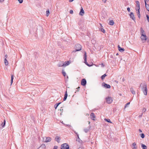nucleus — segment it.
Instances as JSON below:
<instances>
[{
	"label": "nucleus",
	"instance_id": "1",
	"mask_svg": "<svg viewBox=\"0 0 149 149\" xmlns=\"http://www.w3.org/2000/svg\"><path fill=\"white\" fill-rule=\"evenodd\" d=\"M141 89L144 94L145 95H147V90L146 85L145 84H143V86H142Z\"/></svg>",
	"mask_w": 149,
	"mask_h": 149
},
{
	"label": "nucleus",
	"instance_id": "2",
	"mask_svg": "<svg viewBox=\"0 0 149 149\" xmlns=\"http://www.w3.org/2000/svg\"><path fill=\"white\" fill-rule=\"evenodd\" d=\"M81 45L79 44H76L75 46V50L73 51L72 52H75L77 51H80L81 49Z\"/></svg>",
	"mask_w": 149,
	"mask_h": 149
},
{
	"label": "nucleus",
	"instance_id": "3",
	"mask_svg": "<svg viewBox=\"0 0 149 149\" xmlns=\"http://www.w3.org/2000/svg\"><path fill=\"white\" fill-rule=\"evenodd\" d=\"M61 149H70L68 144L67 143H64L61 145Z\"/></svg>",
	"mask_w": 149,
	"mask_h": 149
},
{
	"label": "nucleus",
	"instance_id": "4",
	"mask_svg": "<svg viewBox=\"0 0 149 149\" xmlns=\"http://www.w3.org/2000/svg\"><path fill=\"white\" fill-rule=\"evenodd\" d=\"M106 102L109 104H111L113 102V99L111 97H108L106 98Z\"/></svg>",
	"mask_w": 149,
	"mask_h": 149
},
{
	"label": "nucleus",
	"instance_id": "5",
	"mask_svg": "<svg viewBox=\"0 0 149 149\" xmlns=\"http://www.w3.org/2000/svg\"><path fill=\"white\" fill-rule=\"evenodd\" d=\"M46 138L45 140H44V138H43V141L45 142H47L50 141H51L52 139L49 137H45Z\"/></svg>",
	"mask_w": 149,
	"mask_h": 149
},
{
	"label": "nucleus",
	"instance_id": "6",
	"mask_svg": "<svg viewBox=\"0 0 149 149\" xmlns=\"http://www.w3.org/2000/svg\"><path fill=\"white\" fill-rule=\"evenodd\" d=\"M131 147L132 149H137V146L136 143V142H134L132 143L131 146Z\"/></svg>",
	"mask_w": 149,
	"mask_h": 149
},
{
	"label": "nucleus",
	"instance_id": "7",
	"mask_svg": "<svg viewBox=\"0 0 149 149\" xmlns=\"http://www.w3.org/2000/svg\"><path fill=\"white\" fill-rule=\"evenodd\" d=\"M136 10H138V12L139 13V9H140L139 3V1H136Z\"/></svg>",
	"mask_w": 149,
	"mask_h": 149
},
{
	"label": "nucleus",
	"instance_id": "8",
	"mask_svg": "<svg viewBox=\"0 0 149 149\" xmlns=\"http://www.w3.org/2000/svg\"><path fill=\"white\" fill-rule=\"evenodd\" d=\"M141 39L142 40H145V41L147 40V38L146 35L143 34H141Z\"/></svg>",
	"mask_w": 149,
	"mask_h": 149
},
{
	"label": "nucleus",
	"instance_id": "9",
	"mask_svg": "<svg viewBox=\"0 0 149 149\" xmlns=\"http://www.w3.org/2000/svg\"><path fill=\"white\" fill-rule=\"evenodd\" d=\"M102 85L103 86L106 88H111V86L109 85L105 84L104 83H103Z\"/></svg>",
	"mask_w": 149,
	"mask_h": 149
},
{
	"label": "nucleus",
	"instance_id": "10",
	"mask_svg": "<svg viewBox=\"0 0 149 149\" xmlns=\"http://www.w3.org/2000/svg\"><path fill=\"white\" fill-rule=\"evenodd\" d=\"M90 117L91 119L93 120H95V116L93 113H91L90 115Z\"/></svg>",
	"mask_w": 149,
	"mask_h": 149
},
{
	"label": "nucleus",
	"instance_id": "11",
	"mask_svg": "<svg viewBox=\"0 0 149 149\" xmlns=\"http://www.w3.org/2000/svg\"><path fill=\"white\" fill-rule=\"evenodd\" d=\"M130 17L132 18L133 20H134L135 19V17L134 16V15L133 13L132 12L130 13Z\"/></svg>",
	"mask_w": 149,
	"mask_h": 149
},
{
	"label": "nucleus",
	"instance_id": "12",
	"mask_svg": "<svg viewBox=\"0 0 149 149\" xmlns=\"http://www.w3.org/2000/svg\"><path fill=\"white\" fill-rule=\"evenodd\" d=\"M58 67L64 66V62L63 61L60 62L58 64Z\"/></svg>",
	"mask_w": 149,
	"mask_h": 149
},
{
	"label": "nucleus",
	"instance_id": "13",
	"mask_svg": "<svg viewBox=\"0 0 149 149\" xmlns=\"http://www.w3.org/2000/svg\"><path fill=\"white\" fill-rule=\"evenodd\" d=\"M79 15L81 16H83L84 15V10L82 7L81 8Z\"/></svg>",
	"mask_w": 149,
	"mask_h": 149
},
{
	"label": "nucleus",
	"instance_id": "14",
	"mask_svg": "<svg viewBox=\"0 0 149 149\" xmlns=\"http://www.w3.org/2000/svg\"><path fill=\"white\" fill-rule=\"evenodd\" d=\"M70 63V61H65L64 63V66H66L69 65Z\"/></svg>",
	"mask_w": 149,
	"mask_h": 149
},
{
	"label": "nucleus",
	"instance_id": "15",
	"mask_svg": "<svg viewBox=\"0 0 149 149\" xmlns=\"http://www.w3.org/2000/svg\"><path fill=\"white\" fill-rule=\"evenodd\" d=\"M60 138L58 136H56L55 138V140L58 143H59L60 142Z\"/></svg>",
	"mask_w": 149,
	"mask_h": 149
},
{
	"label": "nucleus",
	"instance_id": "16",
	"mask_svg": "<svg viewBox=\"0 0 149 149\" xmlns=\"http://www.w3.org/2000/svg\"><path fill=\"white\" fill-rule=\"evenodd\" d=\"M118 50L121 52H123L125 50L124 49L121 48L120 47L119 45H118Z\"/></svg>",
	"mask_w": 149,
	"mask_h": 149
},
{
	"label": "nucleus",
	"instance_id": "17",
	"mask_svg": "<svg viewBox=\"0 0 149 149\" xmlns=\"http://www.w3.org/2000/svg\"><path fill=\"white\" fill-rule=\"evenodd\" d=\"M67 97H68V93H67V91H66L65 93L64 97L63 98V100L64 101H65L66 100Z\"/></svg>",
	"mask_w": 149,
	"mask_h": 149
},
{
	"label": "nucleus",
	"instance_id": "18",
	"mask_svg": "<svg viewBox=\"0 0 149 149\" xmlns=\"http://www.w3.org/2000/svg\"><path fill=\"white\" fill-rule=\"evenodd\" d=\"M130 91L132 94L135 95L136 94V92L133 88H130Z\"/></svg>",
	"mask_w": 149,
	"mask_h": 149
},
{
	"label": "nucleus",
	"instance_id": "19",
	"mask_svg": "<svg viewBox=\"0 0 149 149\" xmlns=\"http://www.w3.org/2000/svg\"><path fill=\"white\" fill-rule=\"evenodd\" d=\"M141 148L143 149H147V146L144 144L141 143Z\"/></svg>",
	"mask_w": 149,
	"mask_h": 149
},
{
	"label": "nucleus",
	"instance_id": "20",
	"mask_svg": "<svg viewBox=\"0 0 149 149\" xmlns=\"http://www.w3.org/2000/svg\"><path fill=\"white\" fill-rule=\"evenodd\" d=\"M114 21L112 20H111L109 21V24L111 25H113L114 24Z\"/></svg>",
	"mask_w": 149,
	"mask_h": 149
},
{
	"label": "nucleus",
	"instance_id": "21",
	"mask_svg": "<svg viewBox=\"0 0 149 149\" xmlns=\"http://www.w3.org/2000/svg\"><path fill=\"white\" fill-rule=\"evenodd\" d=\"M61 102H59L58 103H57L54 106V108L55 109H56L57 107L58 106L61 104Z\"/></svg>",
	"mask_w": 149,
	"mask_h": 149
},
{
	"label": "nucleus",
	"instance_id": "22",
	"mask_svg": "<svg viewBox=\"0 0 149 149\" xmlns=\"http://www.w3.org/2000/svg\"><path fill=\"white\" fill-rule=\"evenodd\" d=\"M84 63H85L87 66L89 67L92 66L93 65V63H91V65L88 64V63L86 61H84Z\"/></svg>",
	"mask_w": 149,
	"mask_h": 149
},
{
	"label": "nucleus",
	"instance_id": "23",
	"mask_svg": "<svg viewBox=\"0 0 149 149\" xmlns=\"http://www.w3.org/2000/svg\"><path fill=\"white\" fill-rule=\"evenodd\" d=\"M5 124H6V121H5V120H4L3 122L2 123L1 125L2 126V127H3L5 126Z\"/></svg>",
	"mask_w": 149,
	"mask_h": 149
},
{
	"label": "nucleus",
	"instance_id": "24",
	"mask_svg": "<svg viewBox=\"0 0 149 149\" xmlns=\"http://www.w3.org/2000/svg\"><path fill=\"white\" fill-rule=\"evenodd\" d=\"M4 63L6 65H8V62L6 58H5L4 59Z\"/></svg>",
	"mask_w": 149,
	"mask_h": 149
},
{
	"label": "nucleus",
	"instance_id": "25",
	"mask_svg": "<svg viewBox=\"0 0 149 149\" xmlns=\"http://www.w3.org/2000/svg\"><path fill=\"white\" fill-rule=\"evenodd\" d=\"M145 6L146 9L149 11V5L147 4H146Z\"/></svg>",
	"mask_w": 149,
	"mask_h": 149
},
{
	"label": "nucleus",
	"instance_id": "26",
	"mask_svg": "<svg viewBox=\"0 0 149 149\" xmlns=\"http://www.w3.org/2000/svg\"><path fill=\"white\" fill-rule=\"evenodd\" d=\"M49 13V10H47L46 12V16L47 17L48 16Z\"/></svg>",
	"mask_w": 149,
	"mask_h": 149
},
{
	"label": "nucleus",
	"instance_id": "27",
	"mask_svg": "<svg viewBox=\"0 0 149 149\" xmlns=\"http://www.w3.org/2000/svg\"><path fill=\"white\" fill-rule=\"evenodd\" d=\"M13 78H14L13 75H11V82H10L11 84H12L13 83Z\"/></svg>",
	"mask_w": 149,
	"mask_h": 149
},
{
	"label": "nucleus",
	"instance_id": "28",
	"mask_svg": "<svg viewBox=\"0 0 149 149\" xmlns=\"http://www.w3.org/2000/svg\"><path fill=\"white\" fill-rule=\"evenodd\" d=\"M62 74L64 76V77H65L66 75V73L64 71V70H62Z\"/></svg>",
	"mask_w": 149,
	"mask_h": 149
},
{
	"label": "nucleus",
	"instance_id": "29",
	"mask_svg": "<svg viewBox=\"0 0 149 149\" xmlns=\"http://www.w3.org/2000/svg\"><path fill=\"white\" fill-rule=\"evenodd\" d=\"M107 76V75L106 74H104V75H103L101 77V78L102 79H103L105 77Z\"/></svg>",
	"mask_w": 149,
	"mask_h": 149
},
{
	"label": "nucleus",
	"instance_id": "30",
	"mask_svg": "<svg viewBox=\"0 0 149 149\" xmlns=\"http://www.w3.org/2000/svg\"><path fill=\"white\" fill-rule=\"evenodd\" d=\"M104 120L107 121V122H108L109 123H112V122L109 119H104Z\"/></svg>",
	"mask_w": 149,
	"mask_h": 149
},
{
	"label": "nucleus",
	"instance_id": "31",
	"mask_svg": "<svg viewBox=\"0 0 149 149\" xmlns=\"http://www.w3.org/2000/svg\"><path fill=\"white\" fill-rule=\"evenodd\" d=\"M81 84L83 86H84V78L82 79L81 80Z\"/></svg>",
	"mask_w": 149,
	"mask_h": 149
},
{
	"label": "nucleus",
	"instance_id": "32",
	"mask_svg": "<svg viewBox=\"0 0 149 149\" xmlns=\"http://www.w3.org/2000/svg\"><path fill=\"white\" fill-rule=\"evenodd\" d=\"M141 137L142 138H144V137H145V135L143 133H142L141 134H140V135Z\"/></svg>",
	"mask_w": 149,
	"mask_h": 149
},
{
	"label": "nucleus",
	"instance_id": "33",
	"mask_svg": "<svg viewBox=\"0 0 149 149\" xmlns=\"http://www.w3.org/2000/svg\"><path fill=\"white\" fill-rule=\"evenodd\" d=\"M130 104V102H128V103H127L125 105V106L124 107V109H125L127 107V106L129 105V104Z\"/></svg>",
	"mask_w": 149,
	"mask_h": 149
},
{
	"label": "nucleus",
	"instance_id": "34",
	"mask_svg": "<svg viewBox=\"0 0 149 149\" xmlns=\"http://www.w3.org/2000/svg\"><path fill=\"white\" fill-rule=\"evenodd\" d=\"M46 147V146L45 144H42L40 146V147H42L44 148H45Z\"/></svg>",
	"mask_w": 149,
	"mask_h": 149
},
{
	"label": "nucleus",
	"instance_id": "35",
	"mask_svg": "<svg viewBox=\"0 0 149 149\" xmlns=\"http://www.w3.org/2000/svg\"><path fill=\"white\" fill-rule=\"evenodd\" d=\"M146 111V109L145 108H143L142 109V112H145Z\"/></svg>",
	"mask_w": 149,
	"mask_h": 149
},
{
	"label": "nucleus",
	"instance_id": "36",
	"mask_svg": "<svg viewBox=\"0 0 149 149\" xmlns=\"http://www.w3.org/2000/svg\"><path fill=\"white\" fill-rule=\"evenodd\" d=\"M100 30L103 33H105V31L103 28H101L100 29Z\"/></svg>",
	"mask_w": 149,
	"mask_h": 149
},
{
	"label": "nucleus",
	"instance_id": "37",
	"mask_svg": "<svg viewBox=\"0 0 149 149\" xmlns=\"http://www.w3.org/2000/svg\"><path fill=\"white\" fill-rule=\"evenodd\" d=\"M20 3H22L23 2V0H18Z\"/></svg>",
	"mask_w": 149,
	"mask_h": 149
},
{
	"label": "nucleus",
	"instance_id": "38",
	"mask_svg": "<svg viewBox=\"0 0 149 149\" xmlns=\"http://www.w3.org/2000/svg\"><path fill=\"white\" fill-rule=\"evenodd\" d=\"M80 89V87L79 86L78 88H76L77 90H76V91L77 92L79 91Z\"/></svg>",
	"mask_w": 149,
	"mask_h": 149
},
{
	"label": "nucleus",
	"instance_id": "39",
	"mask_svg": "<svg viewBox=\"0 0 149 149\" xmlns=\"http://www.w3.org/2000/svg\"><path fill=\"white\" fill-rule=\"evenodd\" d=\"M73 12L72 10H70V13L71 14H72L73 13Z\"/></svg>",
	"mask_w": 149,
	"mask_h": 149
},
{
	"label": "nucleus",
	"instance_id": "40",
	"mask_svg": "<svg viewBox=\"0 0 149 149\" xmlns=\"http://www.w3.org/2000/svg\"><path fill=\"white\" fill-rule=\"evenodd\" d=\"M149 1V0H145V4H147V3H148Z\"/></svg>",
	"mask_w": 149,
	"mask_h": 149
},
{
	"label": "nucleus",
	"instance_id": "41",
	"mask_svg": "<svg viewBox=\"0 0 149 149\" xmlns=\"http://www.w3.org/2000/svg\"><path fill=\"white\" fill-rule=\"evenodd\" d=\"M141 34L142 33L143 34V32H144V31L142 29H141Z\"/></svg>",
	"mask_w": 149,
	"mask_h": 149
},
{
	"label": "nucleus",
	"instance_id": "42",
	"mask_svg": "<svg viewBox=\"0 0 149 149\" xmlns=\"http://www.w3.org/2000/svg\"><path fill=\"white\" fill-rule=\"evenodd\" d=\"M146 17L147 18V19L148 20V22H149V17L148 15H146Z\"/></svg>",
	"mask_w": 149,
	"mask_h": 149
},
{
	"label": "nucleus",
	"instance_id": "43",
	"mask_svg": "<svg viewBox=\"0 0 149 149\" xmlns=\"http://www.w3.org/2000/svg\"><path fill=\"white\" fill-rule=\"evenodd\" d=\"M90 128V127H89L88 129L87 130H86L85 132H87L88 131H89V130Z\"/></svg>",
	"mask_w": 149,
	"mask_h": 149
},
{
	"label": "nucleus",
	"instance_id": "44",
	"mask_svg": "<svg viewBox=\"0 0 149 149\" xmlns=\"http://www.w3.org/2000/svg\"><path fill=\"white\" fill-rule=\"evenodd\" d=\"M58 148V146H54L53 149H57Z\"/></svg>",
	"mask_w": 149,
	"mask_h": 149
},
{
	"label": "nucleus",
	"instance_id": "45",
	"mask_svg": "<svg viewBox=\"0 0 149 149\" xmlns=\"http://www.w3.org/2000/svg\"><path fill=\"white\" fill-rule=\"evenodd\" d=\"M127 10L128 12H130V8H127Z\"/></svg>",
	"mask_w": 149,
	"mask_h": 149
},
{
	"label": "nucleus",
	"instance_id": "46",
	"mask_svg": "<svg viewBox=\"0 0 149 149\" xmlns=\"http://www.w3.org/2000/svg\"><path fill=\"white\" fill-rule=\"evenodd\" d=\"M137 14H138V16L139 17H140V13H139V12H138V11L137 13Z\"/></svg>",
	"mask_w": 149,
	"mask_h": 149
},
{
	"label": "nucleus",
	"instance_id": "47",
	"mask_svg": "<svg viewBox=\"0 0 149 149\" xmlns=\"http://www.w3.org/2000/svg\"><path fill=\"white\" fill-rule=\"evenodd\" d=\"M102 1L104 3H106L107 1V0H102Z\"/></svg>",
	"mask_w": 149,
	"mask_h": 149
},
{
	"label": "nucleus",
	"instance_id": "48",
	"mask_svg": "<svg viewBox=\"0 0 149 149\" xmlns=\"http://www.w3.org/2000/svg\"><path fill=\"white\" fill-rule=\"evenodd\" d=\"M86 79H84V85L86 84Z\"/></svg>",
	"mask_w": 149,
	"mask_h": 149
},
{
	"label": "nucleus",
	"instance_id": "49",
	"mask_svg": "<svg viewBox=\"0 0 149 149\" xmlns=\"http://www.w3.org/2000/svg\"><path fill=\"white\" fill-rule=\"evenodd\" d=\"M139 132H142V131L141 129H139Z\"/></svg>",
	"mask_w": 149,
	"mask_h": 149
},
{
	"label": "nucleus",
	"instance_id": "50",
	"mask_svg": "<svg viewBox=\"0 0 149 149\" xmlns=\"http://www.w3.org/2000/svg\"><path fill=\"white\" fill-rule=\"evenodd\" d=\"M74 0H69V1L70 2L73 1Z\"/></svg>",
	"mask_w": 149,
	"mask_h": 149
},
{
	"label": "nucleus",
	"instance_id": "51",
	"mask_svg": "<svg viewBox=\"0 0 149 149\" xmlns=\"http://www.w3.org/2000/svg\"><path fill=\"white\" fill-rule=\"evenodd\" d=\"M4 0H0V2H2L4 1Z\"/></svg>",
	"mask_w": 149,
	"mask_h": 149
},
{
	"label": "nucleus",
	"instance_id": "52",
	"mask_svg": "<svg viewBox=\"0 0 149 149\" xmlns=\"http://www.w3.org/2000/svg\"><path fill=\"white\" fill-rule=\"evenodd\" d=\"M5 57H6V58H7V57H8V56H7V55H6H6H5Z\"/></svg>",
	"mask_w": 149,
	"mask_h": 149
},
{
	"label": "nucleus",
	"instance_id": "53",
	"mask_svg": "<svg viewBox=\"0 0 149 149\" xmlns=\"http://www.w3.org/2000/svg\"><path fill=\"white\" fill-rule=\"evenodd\" d=\"M84 58L85 59V60H86V56H85V55L84 54Z\"/></svg>",
	"mask_w": 149,
	"mask_h": 149
},
{
	"label": "nucleus",
	"instance_id": "54",
	"mask_svg": "<svg viewBox=\"0 0 149 149\" xmlns=\"http://www.w3.org/2000/svg\"><path fill=\"white\" fill-rule=\"evenodd\" d=\"M63 109H60V110H61V111H63Z\"/></svg>",
	"mask_w": 149,
	"mask_h": 149
},
{
	"label": "nucleus",
	"instance_id": "55",
	"mask_svg": "<svg viewBox=\"0 0 149 149\" xmlns=\"http://www.w3.org/2000/svg\"><path fill=\"white\" fill-rule=\"evenodd\" d=\"M77 136H78V139H79V136L78 135H77Z\"/></svg>",
	"mask_w": 149,
	"mask_h": 149
},
{
	"label": "nucleus",
	"instance_id": "56",
	"mask_svg": "<svg viewBox=\"0 0 149 149\" xmlns=\"http://www.w3.org/2000/svg\"><path fill=\"white\" fill-rule=\"evenodd\" d=\"M67 78L68 79V76H67Z\"/></svg>",
	"mask_w": 149,
	"mask_h": 149
},
{
	"label": "nucleus",
	"instance_id": "57",
	"mask_svg": "<svg viewBox=\"0 0 149 149\" xmlns=\"http://www.w3.org/2000/svg\"><path fill=\"white\" fill-rule=\"evenodd\" d=\"M90 122L89 121H88V124H90Z\"/></svg>",
	"mask_w": 149,
	"mask_h": 149
},
{
	"label": "nucleus",
	"instance_id": "58",
	"mask_svg": "<svg viewBox=\"0 0 149 149\" xmlns=\"http://www.w3.org/2000/svg\"><path fill=\"white\" fill-rule=\"evenodd\" d=\"M102 65H103V66H104V65L103 64H102Z\"/></svg>",
	"mask_w": 149,
	"mask_h": 149
},
{
	"label": "nucleus",
	"instance_id": "59",
	"mask_svg": "<svg viewBox=\"0 0 149 149\" xmlns=\"http://www.w3.org/2000/svg\"><path fill=\"white\" fill-rule=\"evenodd\" d=\"M100 25L101 26H102V24H100Z\"/></svg>",
	"mask_w": 149,
	"mask_h": 149
},
{
	"label": "nucleus",
	"instance_id": "60",
	"mask_svg": "<svg viewBox=\"0 0 149 149\" xmlns=\"http://www.w3.org/2000/svg\"><path fill=\"white\" fill-rule=\"evenodd\" d=\"M118 54L117 53V54L116 55H118Z\"/></svg>",
	"mask_w": 149,
	"mask_h": 149
}]
</instances>
